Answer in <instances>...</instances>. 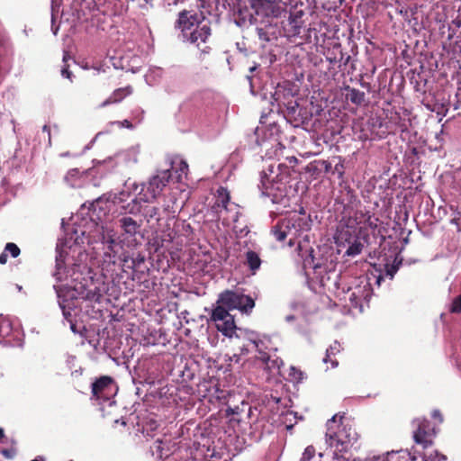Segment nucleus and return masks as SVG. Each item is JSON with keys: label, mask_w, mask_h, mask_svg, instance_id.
I'll use <instances>...</instances> for the list:
<instances>
[{"label": "nucleus", "mask_w": 461, "mask_h": 461, "mask_svg": "<svg viewBox=\"0 0 461 461\" xmlns=\"http://www.w3.org/2000/svg\"><path fill=\"white\" fill-rule=\"evenodd\" d=\"M255 307V300L247 294L226 289L219 295L215 306L211 312L210 321L222 335L231 338L236 330L234 316L230 311L238 310L249 315Z\"/></svg>", "instance_id": "f257e3e1"}, {"label": "nucleus", "mask_w": 461, "mask_h": 461, "mask_svg": "<svg viewBox=\"0 0 461 461\" xmlns=\"http://www.w3.org/2000/svg\"><path fill=\"white\" fill-rule=\"evenodd\" d=\"M358 438L354 420L345 414H335L327 422L326 447L323 452H319L320 461H343L342 453L355 444Z\"/></svg>", "instance_id": "f03ea898"}, {"label": "nucleus", "mask_w": 461, "mask_h": 461, "mask_svg": "<svg viewBox=\"0 0 461 461\" xmlns=\"http://www.w3.org/2000/svg\"><path fill=\"white\" fill-rule=\"evenodd\" d=\"M310 216L304 212H293L276 222L272 228V234L276 240H287L288 246L293 247L304 231L310 230Z\"/></svg>", "instance_id": "7ed1b4c3"}, {"label": "nucleus", "mask_w": 461, "mask_h": 461, "mask_svg": "<svg viewBox=\"0 0 461 461\" xmlns=\"http://www.w3.org/2000/svg\"><path fill=\"white\" fill-rule=\"evenodd\" d=\"M298 250L300 256L303 258V268L306 284L310 290L316 293V279H317V263L314 257V245L316 239L314 233L311 230L304 231V233L297 239Z\"/></svg>", "instance_id": "20e7f679"}, {"label": "nucleus", "mask_w": 461, "mask_h": 461, "mask_svg": "<svg viewBox=\"0 0 461 461\" xmlns=\"http://www.w3.org/2000/svg\"><path fill=\"white\" fill-rule=\"evenodd\" d=\"M284 169H287V167L284 164L278 165L279 173L275 177L271 178L264 173L262 176L261 184L263 188V194L271 198L273 203H281L285 197V182L288 178V173H284Z\"/></svg>", "instance_id": "39448f33"}, {"label": "nucleus", "mask_w": 461, "mask_h": 461, "mask_svg": "<svg viewBox=\"0 0 461 461\" xmlns=\"http://www.w3.org/2000/svg\"><path fill=\"white\" fill-rule=\"evenodd\" d=\"M99 202L96 201L95 203L92 204L91 208V219L93 221H99L101 225V241L103 244L106 245V250L104 251V260L109 263H113V265L116 263V258L118 255V251L115 249L117 247V242L115 240V232L113 230H109L107 226H104L101 215L99 212H96L97 207L99 206Z\"/></svg>", "instance_id": "423d86ee"}, {"label": "nucleus", "mask_w": 461, "mask_h": 461, "mask_svg": "<svg viewBox=\"0 0 461 461\" xmlns=\"http://www.w3.org/2000/svg\"><path fill=\"white\" fill-rule=\"evenodd\" d=\"M172 177L170 169L159 171L153 176L140 192V199L145 203H149L157 199L168 184Z\"/></svg>", "instance_id": "0eeeda50"}, {"label": "nucleus", "mask_w": 461, "mask_h": 461, "mask_svg": "<svg viewBox=\"0 0 461 461\" xmlns=\"http://www.w3.org/2000/svg\"><path fill=\"white\" fill-rule=\"evenodd\" d=\"M272 98L277 106L278 112L285 114V112L290 111L292 108L297 105V98H295V92L294 91L292 84L285 82L284 84H278Z\"/></svg>", "instance_id": "6e6552de"}, {"label": "nucleus", "mask_w": 461, "mask_h": 461, "mask_svg": "<svg viewBox=\"0 0 461 461\" xmlns=\"http://www.w3.org/2000/svg\"><path fill=\"white\" fill-rule=\"evenodd\" d=\"M212 35V28L210 22L206 21L201 24H197V27L194 29L188 34H185L184 40L187 42L194 44L200 50V54L207 55L212 51V48L206 45L208 40Z\"/></svg>", "instance_id": "1a4fd4ad"}, {"label": "nucleus", "mask_w": 461, "mask_h": 461, "mask_svg": "<svg viewBox=\"0 0 461 461\" xmlns=\"http://www.w3.org/2000/svg\"><path fill=\"white\" fill-rule=\"evenodd\" d=\"M285 118L294 127L302 126L305 130H312L317 122L311 111L306 107H303L297 103V105L288 112H285Z\"/></svg>", "instance_id": "9d476101"}, {"label": "nucleus", "mask_w": 461, "mask_h": 461, "mask_svg": "<svg viewBox=\"0 0 461 461\" xmlns=\"http://www.w3.org/2000/svg\"><path fill=\"white\" fill-rule=\"evenodd\" d=\"M205 20V16L202 12L198 14L194 11L183 10L178 13L175 27L181 31L184 38L185 34L194 31L197 24L203 23Z\"/></svg>", "instance_id": "9b49d317"}, {"label": "nucleus", "mask_w": 461, "mask_h": 461, "mask_svg": "<svg viewBox=\"0 0 461 461\" xmlns=\"http://www.w3.org/2000/svg\"><path fill=\"white\" fill-rule=\"evenodd\" d=\"M249 342L258 351V355L256 357L258 366L267 371L269 375L279 373L280 366L283 364L282 359L276 356L273 357L268 353L262 351L259 348V346L263 345L262 341L251 339Z\"/></svg>", "instance_id": "f8f14e48"}, {"label": "nucleus", "mask_w": 461, "mask_h": 461, "mask_svg": "<svg viewBox=\"0 0 461 461\" xmlns=\"http://www.w3.org/2000/svg\"><path fill=\"white\" fill-rule=\"evenodd\" d=\"M115 393L114 381L111 376L103 375L92 384V398L106 402Z\"/></svg>", "instance_id": "ddd939ff"}, {"label": "nucleus", "mask_w": 461, "mask_h": 461, "mask_svg": "<svg viewBox=\"0 0 461 461\" xmlns=\"http://www.w3.org/2000/svg\"><path fill=\"white\" fill-rule=\"evenodd\" d=\"M436 430L434 425L426 419L419 420L418 428L413 432V439L416 444L422 446L424 449L433 445V438Z\"/></svg>", "instance_id": "4468645a"}, {"label": "nucleus", "mask_w": 461, "mask_h": 461, "mask_svg": "<svg viewBox=\"0 0 461 461\" xmlns=\"http://www.w3.org/2000/svg\"><path fill=\"white\" fill-rule=\"evenodd\" d=\"M118 225L122 230V236L125 238H132L140 232L142 221H137L131 216L123 215L118 219Z\"/></svg>", "instance_id": "2eb2a0df"}, {"label": "nucleus", "mask_w": 461, "mask_h": 461, "mask_svg": "<svg viewBox=\"0 0 461 461\" xmlns=\"http://www.w3.org/2000/svg\"><path fill=\"white\" fill-rule=\"evenodd\" d=\"M357 235H355L354 231L348 227H343L340 230H338L334 239L335 243L338 247V252L340 253L342 249H346L352 241H354Z\"/></svg>", "instance_id": "dca6fc26"}, {"label": "nucleus", "mask_w": 461, "mask_h": 461, "mask_svg": "<svg viewBox=\"0 0 461 461\" xmlns=\"http://www.w3.org/2000/svg\"><path fill=\"white\" fill-rule=\"evenodd\" d=\"M230 192L227 190V188L221 186L217 189L216 200L214 204L212 206V210L216 213L221 212V210L229 212L230 210L228 207L230 205Z\"/></svg>", "instance_id": "f3484780"}, {"label": "nucleus", "mask_w": 461, "mask_h": 461, "mask_svg": "<svg viewBox=\"0 0 461 461\" xmlns=\"http://www.w3.org/2000/svg\"><path fill=\"white\" fill-rule=\"evenodd\" d=\"M133 93V87L130 85L115 89L110 96L104 101L102 106L121 103Z\"/></svg>", "instance_id": "a211bd4d"}, {"label": "nucleus", "mask_w": 461, "mask_h": 461, "mask_svg": "<svg viewBox=\"0 0 461 461\" xmlns=\"http://www.w3.org/2000/svg\"><path fill=\"white\" fill-rule=\"evenodd\" d=\"M245 265L248 266L253 275L256 274V272L260 268L262 263L259 255L256 251L248 250L245 254Z\"/></svg>", "instance_id": "6ab92c4d"}, {"label": "nucleus", "mask_w": 461, "mask_h": 461, "mask_svg": "<svg viewBox=\"0 0 461 461\" xmlns=\"http://www.w3.org/2000/svg\"><path fill=\"white\" fill-rule=\"evenodd\" d=\"M176 233L173 230L168 229L162 232V234L154 240V244L157 246L156 250L159 248L167 247L172 243L175 239Z\"/></svg>", "instance_id": "aec40b11"}, {"label": "nucleus", "mask_w": 461, "mask_h": 461, "mask_svg": "<svg viewBox=\"0 0 461 461\" xmlns=\"http://www.w3.org/2000/svg\"><path fill=\"white\" fill-rule=\"evenodd\" d=\"M341 60H342V52L340 50V46L339 44H335L333 46L331 55L330 56L325 55V61L322 59H321V60L319 61V65H321V68H323L325 62H328L329 64L335 65V64L340 63Z\"/></svg>", "instance_id": "412c9836"}, {"label": "nucleus", "mask_w": 461, "mask_h": 461, "mask_svg": "<svg viewBox=\"0 0 461 461\" xmlns=\"http://www.w3.org/2000/svg\"><path fill=\"white\" fill-rule=\"evenodd\" d=\"M347 99L356 105H361L365 102L366 94L356 88L347 87Z\"/></svg>", "instance_id": "4be33fe9"}, {"label": "nucleus", "mask_w": 461, "mask_h": 461, "mask_svg": "<svg viewBox=\"0 0 461 461\" xmlns=\"http://www.w3.org/2000/svg\"><path fill=\"white\" fill-rule=\"evenodd\" d=\"M364 248V243L361 241L360 238L357 236L354 241H352L345 250V256L348 257H355L359 255L362 252Z\"/></svg>", "instance_id": "5701e85b"}, {"label": "nucleus", "mask_w": 461, "mask_h": 461, "mask_svg": "<svg viewBox=\"0 0 461 461\" xmlns=\"http://www.w3.org/2000/svg\"><path fill=\"white\" fill-rule=\"evenodd\" d=\"M339 347L340 345L335 341L333 345L330 347V348L327 349L326 357L323 358V363L327 364L328 362L331 363V367H336L339 363L336 358H333L335 357L337 352H339Z\"/></svg>", "instance_id": "b1692460"}, {"label": "nucleus", "mask_w": 461, "mask_h": 461, "mask_svg": "<svg viewBox=\"0 0 461 461\" xmlns=\"http://www.w3.org/2000/svg\"><path fill=\"white\" fill-rule=\"evenodd\" d=\"M13 332V324L10 320L0 316V338L5 339L11 336Z\"/></svg>", "instance_id": "393cba45"}, {"label": "nucleus", "mask_w": 461, "mask_h": 461, "mask_svg": "<svg viewBox=\"0 0 461 461\" xmlns=\"http://www.w3.org/2000/svg\"><path fill=\"white\" fill-rule=\"evenodd\" d=\"M84 298L90 302L100 303L103 298V294L98 287L95 286L94 289H87L86 291Z\"/></svg>", "instance_id": "a878e982"}, {"label": "nucleus", "mask_w": 461, "mask_h": 461, "mask_svg": "<svg viewBox=\"0 0 461 461\" xmlns=\"http://www.w3.org/2000/svg\"><path fill=\"white\" fill-rule=\"evenodd\" d=\"M175 165V162L172 163ZM172 169H175L177 174L176 179L177 181H181L183 175H187L188 172V164L185 160H179L176 167L172 166Z\"/></svg>", "instance_id": "bb28decb"}, {"label": "nucleus", "mask_w": 461, "mask_h": 461, "mask_svg": "<svg viewBox=\"0 0 461 461\" xmlns=\"http://www.w3.org/2000/svg\"><path fill=\"white\" fill-rule=\"evenodd\" d=\"M316 455V449L314 446L310 445L305 447L303 455L300 458V461H312Z\"/></svg>", "instance_id": "cd10ccee"}, {"label": "nucleus", "mask_w": 461, "mask_h": 461, "mask_svg": "<svg viewBox=\"0 0 461 461\" xmlns=\"http://www.w3.org/2000/svg\"><path fill=\"white\" fill-rule=\"evenodd\" d=\"M4 251L6 254L9 253L13 258H17L21 253V249H19V247L13 242L6 243Z\"/></svg>", "instance_id": "c85d7f7f"}, {"label": "nucleus", "mask_w": 461, "mask_h": 461, "mask_svg": "<svg viewBox=\"0 0 461 461\" xmlns=\"http://www.w3.org/2000/svg\"><path fill=\"white\" fill-rule=\"evenodd\" d=\"M397 452H387L383 456H374L373 457H368L365 461H391V458L394 456Z\"/></svg>", "instance_id": "c756f323"}, {"label": "nucleus", "mask_w": 461, "mask_h": 461, "mask_svg": "<svg viewBox=\"0 0 461 461\" xmlns=\"http://www.w3.org/2000/svg\"><path fill=\"white\" fill-rule=\"evenodd\" d=\"M435 455L432 454L427 455L426 453L423 454V460L424 461H440L445 460L446 456L442 454H439L437 450L434 451Z\"/></svg>", "instance_id": "7c9ffc66"}, {"label": "nucleus", "mask_w": 461, "mask_h": 461, "mask_svg": "<svg viewBox=\"0 0 461 461\" xmlns=\"http://www.w3.org/2000/svg\"><path fill=\"white\" fill-rule=\"evenodd\" d=\"M450 312L452 313H460L461 312V294L456 296L450 306Z\"/></svg>", "instance_id": "2f4dec72"}, {"label": "nucleus", "mask_w": 461, "mask_h": 461, "mask_svg": "<svg viewBox=\"0 0 461 461\" xmlns=\"http://www.w3.org/2000/svg\"><path fill=\"white\" fill-rule=\"evenodd\" d=\"M378 218L368 216L366 220L365 224L372 230H375L378 227Z\"/></svg>", "instance_id": "473e14b6"}, {"label": "nucleus", "mask_w": 461, "mask_h": 461, "mask_svg": "<svg viewBox=\"0 0 461 461\" xmlns=\"http://www.w3.org/2000/svg\"><path fill=\"white\" fill-rule=\"evenodd\" d=\"M140 207L136 202V200H132V202L131 203H128V205L126 206L127 212L131 214L140 212Z\"/></svg>", "instance_id": "72a5a7b5"}, {"label": "nucleus", "mask_w": 461, "mask_h": 461, "mask_svg": "<svg viewBox=\"0 0 461 461\" xmlns=\"http://www.w3.org/2000/svg\"><path fill=\"white\" fill-rule=\"evenodd\" d=\"M61 75H62V77H64L66 78L71 79L72 72L68 69V66H65L61 69Z\"/></svg>", "instance_id": "f704fd0d"}, {"label": "nucleus", "mask_w": 461, "mask_h": 461, "mask_svg": "<svg viewBox=\"0 0 461 461\" xmlns=\"http://www.w3.org/2000/svg\"><path fill=\"white\" fill-rule=\"evenodd\" d=\"M432 417L434 419H437L438 420L439 422H442L443 421V417H442V414L440 413L439 411L438 410H435L433 412H432Z\"/></svg>", "instance_id": "c9c22d12"}, {"label": "nucleus", "mask_w": 461, "mask_h": 461, "mask_svg": "<svg viewBox=\"0 0 461 461\" xmlns=\"http://www.w3.org/2000/svg\"><path fill=\"white\" fill-rule=\"evenodd\" d=\"M451 25L455 26L456 29H459L461 27V18L457 16L452 21Z\"/></svg>", "instance_id": "e433bc0d"}, {"label": "nucleus", "mask_w": 461, "mask_h": 461, "mask_svg": "<svg viewBox=\"0 0 461 461\" xmlns=\"http://www.w3.org/2000/svg\"><path fill=\"white\" fill-rule=\"evenodd\" d=\"M7 262V254L3 251L0 255V264L5 265Z\"/></svg>", "instance_id": "4c0bfd02"}, {"label": "nucleus", "mask_w": 461, "mask_h": 461, "mask_svg": "<svg viewBox=\"0 0 461 461\" xmlns=\"http://www.w3.org/2000/svg\"><path fill=\"white\" fill-rule=\"evenodd\" d=\"M2 454H3L5 456L8 457V458L13 457V456H14V454L12 453V451H11V450H9V449H3V450H2Z\"/></svg>", "instance_id": "58836bf2"}, {"label": "nucleus", "mask_w": 461, "mask_h": 461, "mask_svg": "<svg viewBox=\"0 0 461 461\" xmlns=\"http://www.w3.org/2000/svg\"><path fill=\"white\" fill-rule=\"evenodd\" d=\"M122 124H123L124 126H126L127 128H131V127H132L131 122L130 121H128V120H124V121H123V122H122Z\"/></svg>", "instance_id": "ea45409f"}, {"label": "nucleus", "mask_w": 461, "mask_h": 461, "mask_svg": "<svg viewBox=\"0 0 461 461\" xmlns=\"http://www.w3.org/2000/svg\"><path fill=\"white\" fill-rule=\"evenodd\" d=\"M78 173H79L78 169L74 168V169H71V170L68 172V175L75 176V175H77Z\"/></svg>", "instance_id": "a19ab883"}, {"label": "nucleus", "mask_w": 461, "mask_h": 461, "mask_svg": "<svg viewBox=\"0 0 461 461\" xmlns=\"http://www.w3.org/2000/svg\"><path fill=\"white\" fill-rule=\"evenodd\" d=\"M158 212V209L157 207H153L151 209V213H150V216L152 217L153 215L157 214Z\"/></svg>", "instance_id": "79ce46f5"}, {"label": "nucleus", "mask_w": 461, "mask_h": 461, "mask_svg": "<svg viewBox=\"0 0 461 461\" xmlns=\"http://www.w3.org/2000/svg\"><path fill=\"white\" fill-rule=\"evenodd\" d=\"M288 159H289V162H290L291 164H294H294H296V163H297V158H296L295 157H292V158H288Z\"/></svg>", "instance_id": "37998d69"}, {"label": "nucleus", "mask_w": 461, "mask_h": 461, "mask_svg": "<svg viewBox=\"0 0 461 461\" xmlns=\"http://www.w3.org/2000/svg\"><path fill=\"white\" fill-rule=\"evenodd\" d=\"M307 168L309 169V171L315 170L316 166L313 163H310V165L307 167Z\"/></svg>", "instance_id": "c03bdc74"}, {"label": "nucleus", "mask_w": 461, "mask_h": 461, "mask_svg": "<svg viewBox=\"0 0 461 461\" xmlns=\"http://www.w3.org/2000/svg\"><path fill=\"white\" fill-rule=\"evenodd\" d=\"M69 55L68 52H64V55H63V61L64 62H67V60L69 59Z\"/></svg>", "instance_id": "a18cd8bd"}, {"label": "nucleus", "mask_w": 461, "mask_h": 461, "mask_svg": "<svg viewBox=\"0 0 461 461\" xmlns=\"http://www.w3.org/2000/svg\"><path fill=\"white\" fill-rule=\"evenodd\" d=\"M42 130L43 131H47L49 135L50 134V129L48 125H44Z\"/></svg>", "instance_id": "49530a36"}, {"label": "nucleus", "mask_w": 461, "mask_h": 461, "mask_svg": "<svg viewBox=\"0 0 461 461\" xmlns=\"http://www.w3.org/2000/svg\"><path fill=\"white\" fill-rule=\"evenodd\" d=\"M258 35L260 38L266 35V32L263 31V29H258Z\"/></svg>", "instance_id": "de8ad7c7"}, {"label": "nucleus", "mask_w": 461, "mask_h": 461, "mask_svg": "<svg viewBox=\"0 0 461 461\" xmlns=\"http://www.w3.org/2000/svg\"><path fill=\"white\" fill-rule=\"evenodd\" d=\"M240 212H236L235 215L232 217V221H238V216H239Z\"/></svg>", "instance_id": "09e8293b"}, {"label": "nucleus", "mask_w": 461, "mask_h": 461, "mask_svg": "<svg viewBox=\"0 0 461 461\" xmlns=\"http://www.w3.org/2000/svg\"><path fill=\"white\" fill-rule=\"evenodd\" d=\"M258 2L261 4V5H264V4H271V2L269 0H258Z\"/></svg>", "instance_id": "8fccbe9b"}, {"label": "nucleus", "mask_w": 461, "mask_h": 461, "mask_svg": "<svg viewBox=\"0 0 461 461\" xmlns=\"http://www.w3.org/2000/svg\"><path fill=\"white\" fill-rule=\"evenodd\" d=\"M5 437L4 429L0 428V439Z\"/></svg>", "instance_id": "3c124183"}, {"label": "nucleus", "mask_w": 461, "mask_h": 461, "mask_svg": "<svg viewBox=\"0 0 461 461\" xmlns=\"http://www.w3.org/2000/svg\"><path fill=\"white\" fill-rule=\"evenodd\" d=\"M461 220L460 217L453 219V222L458 225V221Z\"/></svg>", "instance_id": "603ef678"}, {"label": "nucleus", "mask_w": 461, "mask_h": 461, "mask_svg": "<svg viewBox=\"0 0 461 461\" xmlns=\"http://www.w3.org/2000/svg\"><path fill=\"white\" fill-rule=\"evenodd\" d=\"M411 461H416L417 458H416L415 456H413L411 457Z\"/></svg>", "instance_id": "864d4df0"}, {"label": "nucleus", "mask_w": 461, "mask_h": 461, "mask_svg": "<svg viewBox=\"0 0 461 461\" xmlns=\"http://www.w3.org/2000/svg\"><path fill=\"white\" fill-rule=\"evenodd\" d=\"M68 461H73V460H68Z\"/></svg>", "instance_id": "5fc2aeb1"}]
</instances>
